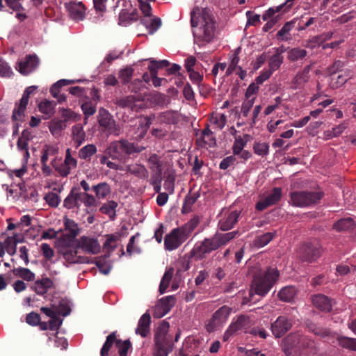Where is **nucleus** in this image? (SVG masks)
<instances>
[{
	"mask_svg": "<svg viewBox=\"0 0 356 356\" xmlns=\"http://www.w3.org/2000/svg\"><path fill=\"white\" fill-rule=\"evenodd\" d=\"M282 196V190L280 187H274L271 192L263 200L256 204V209L264 211L266 208L277 204Z\"/></svg>",
	"mask_w": 356,
	"mask_h": 356,
	"instance_id": "9b49d317",
	"label": "nucleus"
},
{
	"mask_svg": "<svg viewBox=\"0 0 356 356\" xmlns=\"http://www.w3.org/2000/svg\"><path fill=\"white\" fill-rule=\"evenodd\" d=\"M238 235V231H233L225 234L216 233L211 238H205L200 243L195 244L190 252L191 257L196 261L202 260L206 254L226 245Z\"/></svg>",
	"mask_w": 356,
	"mask_h": 356,
	"instance_id": "f03ea898",
	"label": "nucleus"
},
{
	"mask_svg": "<svg viewBox=\"0 0 356 356\" xmlns=\"http://www.w3.org/2000/svg\"><path fill=\"white\" fill-rule=\"evenodd\" d=\"M291 8H289L287 4H286V1H284L283 3L275 6L269 8L266 13L263 15L262 19L264 21L268 20L269 18L272 17L275 13H287Z\"/></svg>",
	"mask_w": 356,
	"mask_h": 356,
	"instance_id": "58836bf2",
	"label": "nucleus"
},
{
	"mask_svg": "<svg viewBox=\"0 0 356 356\" xmlns=\"http://www.w3.org/2000/svg\"><path fill=\"white\" fill-rule=\"evenodd\" d=\"M39 59L35 55H27L24 60L17 62L16 69L23 75H28L38 65Z\"/></svg>",
	"mask_w": 356,
	"mask_h": 356,
	"instance_id": "f8f14e48",
	"label": "nucleus"
},
{
	"mask_svg": "<svg viewBox=\"0 0 356 356\" xmlns=\"http://www.w3.org/2000/svg\"><path fill=\"white\" fill-rule=\"evenodd\" d=\"M312 301L314 306L321 311L330 312L332 309V300L323 294L314 295Z\"/></svg>",
	"mask_w": 356,
	"mask_h": 356,
	"instance_id": "412c9836",
	"label": "nucleus"
},
{
	"mask_svg": "<svg viewBox=\"0 0 356 356\" xmlns=\"http://www.w3.org/2000/svg\"><path fill=\"white\" fill-rule=\"evenodd\" d=\"M150 323V315L147 313H145L139 319L138 327L136 329V333L140 334L142 337H146L149 333Z\"/></svg>",
	"mask_w": 356,
	"mask_h": 356,
	"instance_id": "393cba45",
	"label": "nucleus"
},
{
	"mask_svg": "<svg viewBox=\"0 0 356 356\" xmlns=\"http://www.w3.org/2000/svg\"><path fill=\"white\" fill-rule=\"evenodd\" d=\"M54 285L52 280L49 277H44L35 282L34 290L38 295L45 294Z\"/></svg>",
	"mask_w": 356,
	"mask_h": 356,
	"instance_id": "cd10ccee",
	"label": "nucleus"
},
{
	"mask_svg": "<svg viewBox=\"0 0 356 356\" xmlns=\"http://www.w3.org/2000/svg\"><path fill=\"white\" fill-rule=\"evenodd\" d=\"M214 22H209L207 24H203L202 31V33L200 34V38L205 42H210L213 38L214 35Z\"/></svg>",
	"mask_w": 356,
	"mask_h": 356,
	"instance_id": "a18cd8bd",
	"label": "nucleus"
},
{
	"mask_svg": "<svg viewBox=\"0 0 356 356\" xmlns=\"http://www.w3.org/2000/svg\"><path fill=\"white\" fill-rule=\"evenodd\" d=\"M29 103L24 100L19 99L15 104V108L13 111L12 120L15 122H23L25 121V111Z\"/></svg>",
	"mask_w": 356,
	"mask_h": 356,
	"instance_id": "4be33fe9",
	"label": "nucleus"
},
{
	"mask_svg": "<svg viewBox=\"0 0 356 356\" xmlns=\"http://www.w3.org/2000/svg\"><path fill=\"white\" fill-rule=\"evenodd\" d=\"M299 349L306 351L307 354H316L318 350L316 342L306 337H301Z\"/></svg>",
	"mask_w": 356,
	"mask_h": 356,
	"instance_id": "e433bc0d",
	"label": "nucleus"
},
{
	"mask_svg": "<svg viewBox=\"0 0 356 356\" xmlns=\"http://www.w3.org/2000/svg\"><path fill=\"white\" fill-rule=\"evenodd\" d=\"M116 104L122 108H131L135 106V97L133 95H128L116 100Z\"/></svg>",
	"mask_w": 356,
	"mask_h": 356,
	"instance_id": "13d9d810",
	"label": "nucleus"
},
{
	"mask_svg": "<svg viewBox=\"0 0 356 356\" xmlns=\"http://www.w3.org/2000/svg\"><path fill=\"white\" fill-rule=\"evenodd\" d=\"M188 238L186 234L179 227L175 228L165 236V249L168 251L176 250Z\"/></svg>",
	"mask_w": 356,
	"mask_h": 356,
	"instance_id": "423d86ee",
	"label": "nucleus"
},
{
	"mask_svg": "<svg viewBox=\"0 0 356 356\" xmlns=\"http://www.w3.org/2000/svg\"><path fill=\"white\" fill-rule=\"evenodd\" d=\"M311 70L312 65H308L298 71L291 80V88L294 90L303 88L310 79Z\"/></svg>",
	"mask_w": 356,
	"mask_h": 356,
	"instance_id": "4468645a",
	"label": "nucleus"
},
{
	"mask_svg": "<svg viewBox=\"0 0 356 356\" xmlns=\"http://www.w3.org/2000/svg\"><path fill=\"white\" fill-rule=\"evenodd\" d=\"M80 81L81 80L60 79L52 85L50 88V92L54 98L58 99L59 103H62L65 101L66 95L64 94H60L61 88L63 86Z\"/></svg>",
	"mask_w": 356,
	"mask_h": 356,
	"instance_id": "a211bd4d",
	"label": "nucleus"
},
{
	"mask_svg": "<svg viewBox=\"0 0 356 356\" xmlns=\"http://www.w3.org/2000/svg\"><path fill=\"white\" fill-rule=\"evenodd\" d=\"M119 356H127L128 350L131 348V343L129 339L122 341L118 339L116 346Z\"/></svg>",
	"mask_w": 356,
	"mask_h": 356,
	"instance_id": "864d4df0",
	"label": "nucleus"
},
{
	"mask_svg": "<svg viewBox=\"0 0 356 356\" xmlns=\"http://www.w3.org/2000/svg\"><path fill=\"white\" fill-rule=\"evenodd\" d=\"M81 201L84 204L86 207H96L98 205V202L97 201L96 196H94L88 193H82Z\"/></svg>",
	"mask_w": 356,
	"mask_h": 356,
	"instance_id": "4d7b16f0",
	"label": "nucleus"
},
{
	"mask_svg": "<svg viewBox=\"0 0 356 356\" xmlns=\"http://www.w3.org/2000/svg\"><path fill=\"white\" fill-rule=\"evenodd\" d=\"M324 196L323 191H300L291 192L290 203L296 207H310L320 203Z\"/></svg>",
	"mask_w": 356,
	"mask_h": 356,
	"instance_id": "39448f33",
	"label": "nucleus"
},
{
	"mask_svg": "<svg viewBox=\"0 0 356 356\" xmlns=\"http://www.w3.org/2000/svg\"><path fill=\"white\" fill-rule=\"evenodd\" d=\"M81 199L80 188L78 187H72L70 193L63 201V207L67 209L79 208Z\"/></svg>",
	"mask_w": 356,
	"mask_h": 356,
	"instance_id": "f3484780",
	"label": "nucleus"
},
{
	"mask_svg": "<svg viewBox=\"0 0 356 356\" xmlns=\"http://www.w3.org/2000/svg\"><path fill=\"white\" fill-rule=\"evenodd\" d=\"M256 97L246 98L241 105V112L244 117H248L250 109L252 108Z\"/></svg>",
	"mask_w": 356,
	"mask_h": 356,
	"instance_id": "0e129e2a",
	"label": "nucleus"
},
{
	"mask_svg": "<svg viewBox=\"0 0 356 356\" xmlns=\"http://www.w3.org/2000/svg\"><path fill=\"white\" fill-rule=\"evenodd\" d=\"M321 254L320 247L312 243L303 244L298 251V257L303 262H314L319 258Z\"/></svg>",
	"mask_w": 356,
	"mask_h": 356,
	"instance_id": "0eeeda50",
	"label": "nucleus"
},
{
	"mask_svg": "<svg viewBox=\"0 0 356 356\" xmlns=\"http://www.w3.org/2000/svg\"><path fill=\"white\" fill-rule=\"evenodd\" d=\"M355 226L356 225L353 218H346L337 221L334 224L333 228L337 232H345L354 229Z\"/></svg>",
	"mask_w": 356,
	"mask_h": 356,
	"instance_id": "2f4dec72",
	"label": "nucleus"
},
{
	"mask_svg": "<svg viewBox=\"0 0 356 356\" xmlns=\"http://www.w3.org/2000/svg\"><path fill=\"white\" fill-rule=\"evenodd\" d=\"M44 199L51 207H57L60 202L59 195L53 192H49L46 194Z\"/></svg>",
	"mask_w": 356,
	"mask_h": 356,
	"instance_id": "e2e57ef3",
	"label": "nucleus"
},
{
	"mask_svg": "<svg viewBox=\"0 0 356 356\" xmlns=\"http://www.w3.org/2000/svg\"><path fill=\"white\" fill-rule=\"evenodd\" d=\"M145 149L144 146L131 143L127 140H120L110 143L106 154L112 159L125 161L130 155L140 153Z\"/></svg>",
	"mask_w": 356,
	"mask_h": 356,
	"instance_id": "7ed1b4c3",
	"label": "nucleus"
},
{
	"mask_svg": "<svg viewBox=\"0 0 356 356\" xmlns=\"http://www.w3.org/2000/svg\"><path fill=\"white\" fill-rule=\"evenodd\" d=\"M248 321V319L246 316L243 315L238 316L237 320L229 325V332L236 333L243 329L247 325Z\"/></svg>",
	"mask_w": 356,
	"mask_h": 356,
	"instance_id": "5fc2aeb1",
	"label": "nucleus"
},
{
	"mask_svg": "<svg viewBox=\"0 0 356 356\" xmlns=\"http://www.w3.org/2000/svg\"><path fill=\"white\" fill-rule=\"evenodd\" d=\"M275 232H266L258 236L254 241V245L257 248H262L268 244L275 237Z\"/></svg>",
	"mask_w": 356,
	"mask_h": 356,
	"instance_id": "de8ad7c7",
	"label": "nucleus"
},
{
	"mask_svg": "<svg viewBox=\"0 0 356 356\" xmlns=\"http://www.w3.org/2000/svg\"><path fill=\"white\" fill-rule=\"evenodd\" d=\"M51 164L58 172V173L63 177H67L70 173L72 170L70 167L65 165V163H62L59 165H56L55 159L51 162Z\"/></svg>",
	"mask_w": 356,
	"mask_h": 356,
	"instance_id": "774afa93",
	"label": "nucleus"
},
{
	"mask_svg": "<svg viewBox=\"0 0 356 356\" xmlns=\"http://www.w3.org/2000/svg\"><path fill=\"white\" fill-rule=\"evenodd\" d=\"M13 74V72L8 63L0 58V76L10 78Z\"/></svg>",
	"mask_w": 356,
	"mask_h": 356,
	"instance_id": "680f3d73",
	"label": "nucleus"
},
{
	"mask_svg": "<svg viewBox=\"0 0 356 356\" xmlns=\"http://www.w3.org/2000/svg\"><path fill=\"white\" fill-rule=\"evenodd\" d=\"M284 62L283 56L273 54L268 59V69L271 72H274L280 69Z\"/></svg>",
	"mask_w": 356,
	"mask_h": 356,
	"instance_id": "3c124183",
	"label": "nucleus"
},
{
	"mask_svg": "<svg viewBox=\"0 0 356 356\" xmlns=\"http://www.w3.org/2000/svg\"><path fill=\"white\" fill-rule=\"evenodd\" d=\"M200 197V192L199 191L195 192L190 191L184 198L181 208L182 213H187L190 212L192 209L193 205L195 203Z\"/></svg>",
	"mask_w": 356,
	"mask_h": 356,
	"instance_id": "a878e982",
	"label": "nucleus"
},
{
	"mask_svg": "<svg viewBox=\"0 0 356 356\" xmlns=\"http://www.w3.org/2000/svg\"><path fill=\"white\" fill-rule=\"evenodd\" d=\"M253 150L256 154L264 156L268 154L269 145L266 143H254Z\"/></svg>",
	"mask_w": 356,
	"mask_h": 356,
	"instance_id": "69168bd1",
	"label": "nucleus"
},
{
	"mask_svg": "<svg viewBox=\"0 0 356 356\" xmlns=\"http://www.w3.org/2000/svg\"><path fill=\"white\" fill-rule=\"evenodd\" d=\"M118 203L113 200H110L100 207L99 211L101 213L108 215L111 220H114L116 216V208L118 207Z\"/></svg>",
	"mask_w": 356,
	"mask_h": 356,
	"instance_id": "a19ab883",
	"label": "nucleus"
},
{
	"mask_svg": "<svg viewBox=\"0 0 356 356\" xmlns=\"http://www.w3.org/2000/svg\"><path fill=\"white\" fill-rule=\"evenodd\" d=\"M64 227L67 235V237L71 238H75L79 234V228L76 222L74 220L67 218H64Z\"/></svg>",
	"mask_w": 356,
	"mask_h": 356,
	"instance_id": "c9c22d12",
	"label": "nucleus"
},
{
	"mask_svg": "<svg viewBox=\"0 0 356 356\" xmlns=\"http://www.w3.org/2000/svg\"><path fill=\"white\" fill-rule=\"evenodd\" d=\"M297 291L293 286L283 287L278 293V297L282 301L291 302L296 296Z\"/></svg>",
	"mask_w": 356,
	"mask_h": 356,
	"instance_id": "72a5a7b5",
	"label": "nucleus"
},
{
	"mask_svg": "<svg viewBox=\"0 0 356 356\" xmlns=\"http://www.w3.org/2000/svg\"><path fill=\"white\" fill-rule=\"evenodd\" d=\"M337 341L341 347L356 351V339L341 336L337 337Z\"/></svg>",
	"mask_w": 356,
	"mask_h": 356,
	"instance_id": "8fccbe9b",
	"label": "nucleus"
},
{
	"mask_svg": "<svg viewBox=\"0 0 356 356\" xmlns=\"http://www.w3.org/2000/svg\"><path fill=\"white\" fill-rule=\"evenodd\" d=\"M292 320L286 316H280L271 323V332L275 338L283 337L292 327Z\"/></svg>",
	"mask_w": 356,
	"mask_h": 356,
	"instance_id": "1a4fd4ad",
	"label": "nucleus"
},
{
	"mask_svg": "<svg viewBox=\"0 0 356 356\" xmlns=\"http://www.w3.org/2000/svg\"><path fill=\"white\" fill-rule=\"evenodd\" d=\"M247 145V140L241 136H235V140L232 147L234 155H238Z\"/></svg>",
	"mask_w": 356,
	"mask_h": 356,
	"instance_id": "bf43d9fd",
	"label": "nucleus"
},
{
	"mask_svg": "<svg viewBox=\"0 0 356 356\" xmlns=\"http://www.w3.org/2000/svg\"><path fill=\"white\" fill-rule=\"evenodd\" d=\"M241 212L238 211H231L227 217L221 219L218 222L219 229L222 231H228L234 227L238 220Z\"/></svg>",
	"mask_w": 356,
	"mask_h": 356,
	"instance_id": "aec40b11",
	"label": "nucleus"
},
{
	"mask_svg": "<svg viewBox=\"0 0 356 356\" xmlns=\"http://www.w3.org/2000/svg\"><path fill=\"white\" fill-rule=\"evenodd\" d=\"M77 245L76 244L75 248L62 250L61 254L64 259L69 264H89L90 259L87 257L77 255L78 251Z\"/></svg>",
	"mask_w": 356,
	"mask_h": 356,
	"instance_id": "2eb2a0df",
	"label": "nucleus"
},
{
	"mask_svg": "<svg viewBox=\"0 0 356 356\" xmlns=\"http://www.w3.org/2000/svg\"><path fill=\"white\" fill-rule=\"evenodd\" d=\"M280 276L279 271L275 268H269L264 273H259L254 277L251 291L250 293V298L252 300L253 294H257L261 297L266 296Z\"/></svg>",
	"mask_w": 356,
	"mask_h": 356,
	"instance_id": "20e7f679",
	"label": "nucleus"
},
{
	"mask_svg": "<svg viewBox=\"0 0 356 356\" xmlns=\"http://www.w3.org/2000/svg\"><path fill=\"white\" fill-rule=\"evenodd\" d=\"M106 240L103 244V248L107 252L105 257L108 258L111 253L116 248V242L119 239L118 234H107L106 235Z\"/></svg>",
	"mask_w": 356,
	"mask_h": 356,
	"instance_id": "4c0bfd02",
	"label": "nucleus"
},
{
	"mask_svg": "<svg viewBox=\"0 0 356 356\" xmlns=\"http://www.w3.org/2000/svg\"><path fill=\"white\" fill-rule=\"evenodd\" d=\"M141 23L148 29L149 33H154L161 25V20L160 18H142Z\"/></svg>",
	"mask_w": 356,
	"mask_h": 356,
	"instance_id": "ea45409f",
	"label": "nucleus"
},
{
	"mask_svg": "<svg viewBox=\"0 0 356 356\" xmlns=\"http://www.w3.org/2000/svg\"><path fill=\"white\" fill-rule=\"evenodd\" d=\"M200 222V217L196 216L191 218L188 222H186L184 226L179 227L188 238L192 233V232L195 229V228L197 226Z\"/></svg>",
	"mask_w": 356,
	"mask_h": 356,
	"instance_id": "09e8293b",
	"label": "nucleus"
},
{
	"mask_svg": "<svg viewBox=\"0 0 356 356\" xmlns=\"http://www.w3.org/2000/svg\"><path fill=\"white\" fill-rule=\"evenodd\" d=\"M72 139L76 147H79L86 139V133L81 124H76L72 128Z\"/></svg>",
	"mask_w": 356,
	"mask_h": 356,
	"instance_id": "c85d7f7f",
	"label": "nucleus"
},
{
	"mask_svg": "<svg viewBox=\"0 0 356 356\" xmlns=\"http://www.w3.org/2000/svg\"><path fill=\"white\" fill-rule=\"evenodd\" d=\"M55 106L56 103L54 102L44 100L39 104L38 108L41 113L51 116L54 113Z\"/></svg>",
	"mask_w": 356,
	"mask_h": 356,
	"instance_id": "603ef678",
	"label": "nucleus"
},
{
	"mask_svg": "<svg viewBox=\"0 0 356 356\" xmlns=\"http://www.w3.org/2000/svg\"><path fill=\"white\" fill-rule=\"evenodd\" d=\"M96 152L97 147L93 144H88L79 149V156L81 159L89 161Z\"/></svg>",
	"mask_w": 356,
	"mask_h": 356,
	"instance_id": "c03bdc74",
	"label": "nucleus"
},
{
	"mask_svg": "<svg viewBox=\"0 0 356 356\" xmlns=\"http://www.w3.org/2000/svg\"><path fill=\"white\" fill-rule=\"evenodd\" d=\"M117 337V331L112 332L106 337V341L100 350V356H108L109 351L113 346L114 344L116 346V341L118 340Z\"/></svg>",
	"mask_w": 356,
	"mask_h": 356,
	"instance_id": "c756f323",
	"label": "nucleus"
},
{
	"mask_svg": "<svg viewBox=\"0 0 356 356\" xmlns=\"http://www.w3.org/2000/svg\"><path fill=\"white\" fill-rule=\"evenodd\" d=\"M173 273L174 269L172 268H170L165 270L159 285V290L161 294H163L166 291V289L168 288L170 282L172 278Z\"/></svg>",
	"mask_w": 356,
	"mask_h": 356,
	"instance_id": "49530a36",
	"label": "nucleus"
},
{
	"mask_svg": "<svg viewBox=\"0 0 356 356\" xmlns=\"http://www.w3.org/2000/svg\"><path fill=\"white\" fill-rule=\"evenodd\" d=\"M81 108L84 115L83 124L86 125L88 118L97 111V102L95 100L88 99L82 103Z\"/></svg>",
	"mask_w": 356,
	"mask_h": 356,
	"instance_id": "bb28decb",
	"label": "nucleus"
},
{
	"mask_svg": "<svg viewBox=\"0 0 356 356\" xmlns=\"http://www.w3.org/2000/svg\"><path fill=\"white\" fill-rule=\"evenodd\" d=\"M19 242L15 237H8L5 240V245L7 252L10 255H13L16 252L17 243Z\"/></svg>",
	"mask_w": 356,
	"mask_h": 356,
	"instance_id": "338daca9",
	"label": "nucleus"
},
{
	"mask_svg": "<svg viewBox=\"0 0 356 356\" xmlns=\"http://www.w3.org/2000/svg\"><path fill=\"white\" fill-rule=\"evenodd\" d=\"M307 327L309 332L322 338L329 339L330 337H332V332L329 329L318 326L312 322L308 323Z\"/></svg>",
	"mask_w": 356,
	"mask_h": 356,
	"instance_id": "473e14b6",
	"label": "nucleus"
},
{
	"mask_svg": "<svg viewBox=\"0 0 356 356\" xmlns=\"http://www.w3.org/2000/svg\"><path fill=\"white\" fill-rule=\"evenodd\" d=\"M133 74L134 69L127 67L120 70L119 78L121 79L123 84H127L131 81Z\"/></svg>",
	"mask_w": 356,
	"mask_h": 356,
	"instance_id": "052dcab7",
	"label": "nucleus"
},
{
	"mask_svg": "<svg viewBox=\"0 0 356 356\" xmlns=\"http://www.w3.org/2000/svg\"><path fill=\"white\" fill-rule=\"evenodd\" d=\"M230 313V307L226 305L221 307L214 312L208 326L211 329H213L214 327L218 326L221 323L226 321Z\"/></svg>",
	"mask_w": 356,
	"mask_h": 356,
	"instance_id": "dca6fc26",
	"label": "nucleus"
},
{
	"mask_svg": "<svg viewBox=\"0 0 356 356\" xmlns=\"http://www.w3.org/2000/svg\"><path fill=\"white\" fill-rule=\"evenodd\" d=\"M294 23L293 22H288L284 24L282 29L277 33V39L278 40H288L289 38L287 35L291 31Z\"/></svg>",
	"mask_w": 356,
	"mask_h": 356,
	"instance_id": "6e6d98bb",
	"label": "nucleus"
},
{
	"mask_svg": "<svg viewBox=\"0 0 356 356\" xmlns=\"http://www.w3.org/2000/svg\"><path fill=\"white\" fill-rule=\"evenodd\" d=\"M196 145L200 147H204L207 145L209 147H213L216 145V137L209 125L202 131L201 136L196 140Z\"/></svg>",
	"mask_w": 356,
	"mask_h": 356,
	"instance_id": "6ab92c4d",
	"label": "nucleus"
},
{
	"mask_svg": "<svg viewBox=\"0 0 356 356\" xmlns=\"http://www.w3.org/2000/svg\"><path fill=\"white\" fill-rule=\"evenodd\" d=\"M307 55V51L300 47H293L289 49L287 59L291 62H296L303 60Z\"/></svg>",
	"mask_w": 356,
	"mask_h": 356,
	"instance_id": "f704fd0d",
	"label": "nucleus"
},
{
	"mask_svg": "<svg viewBox=\"0 0 356 356\" xmlns=\"http://www.w3.org/2000/svg\"><path fill=\"white\" fill-rule=\"evenodd\" d=\"M97 199H106L111 193V186L106 182H101L92 188Z\"/></svg>",
	"mask_w": 356,
	"mask_h": 356,
	"instance_id": "7c9ffc66",
	"label": "nucleus"
},
{
	"mask_svg": "<svg viewBox=\"0 0 356 356\" xmlns=\"http://www.w3.org/2000/svg\"><path fill=\"white\" fill-rule=\"evenodd\" d=\"M76 245L83 252L88 254H96L101 250V245L98 240L93 237L82 236L79 238Z\"/></svg>",
	"mask_w": 356,
	"mask_h": 356,
	"instance_id": "9d476101",
	"label": "nucleus"
},
{
	"mask_svg": "<svg viewBox=\"0 0 356 356\" xmlns=\"http://www.w3.org/2000/svg\"><path fill=\"white\" fill-rule=\"evenodd\" d=\"M176 303L175 296H168L161 298L156 305L154 316L161 318L168 314Z\"/></svg>",
	"mask_w": 356,
	"mask_h": 356,
	"instance_id": "ddd939ff",
	"label": "nucleus"
},
{
	"mask_svg": "<svg viewBox=\"0 0 356 356\" xmlns=\"http://www.w3.org/2000/svg\"><path fill=\"white\" fill-rule=\"evenodd\" d=\"M301 337L298 334H289L283 339L282 345L291 348V349L294 350V352H296L300 350Z\"/></svg>",
	"mask_w": 356,
	"mask_h": 356,
	"instance_id": "79ce46f5",
	"label": "nucleus"
},
{
	"mask_svg": "<svg viewBox=\"0 0 356 356\" xmlns=\"http://www.w3.org/2000/svg\"><path fill=\"white\" fill-rule=\"evenodd\" d=\"M238 235V231H233L225 234L216 233L211 238H205L200 243L195 244L190 252L191 257L196 261L202 260L206 254L226 245Z\"/></svg>",
	"mask_w": 356,
	"mask_h": 356,
	"instance_id": "f257e3e1",
	"label": "nucleus"
},
{
	"mask_svg": "<svg viewBox=\"0 0 356 356\" xmlns=\"http://www.w3.org/2000/svg\"><path fill=\"white\" fill-rule=\"evenodd\" d=\"M98 122L99 126L103 127L109 134L118 135L119 129L112 115L105 108H101L99 110Z\"/></svg>",
	"mask_w": 356,
	"mask_h": 356,
	"instance_id": "6e6552de",
	"label": "nucleus"
},
{
	"mask_svg": "<svg viewBox=\"0 0 356 356\" xmlns=\"http://www.w3.org/2000/svg\"><path fill=\"white\" fill-rule=\"evenodd\" d=\"M65 6L74 19L81 20L83 19L86 8L81 3H65Z\"/></svg>",
	"mask_w": 356,
	"mask_h": 356,
	"instance_id": "b1692460",
	"label": "nucleus"
},
{
	"mask_svg": "<svg viewBox=\"0 0 356 356\" xmlns=\"http://www.w3.org/2000/svg\"><path fill=\"white\" fill-rule=\"evenodd\" d=\"M157 120L161 124H177L179 120V115L175 111H166L160 113L157 116Z\"/></svg>",
	"mask_w": 356,
	"mask_h": 356,
	"instance_id": "5701e85b",
	"label": "nucleus"
},
{
	"mask_svg": "<svg viewBox=\"0 0 356 356\" xmlns=\"http://www.w3.org/2000/svg\"><path fill=\"white\" fill-rule=\"evenodd\" d=\"M13 273L16 277L22 278L23 280L28 281V282L33 281L35 277V273H33L29 268H22V267L15 268L13 270Z\"/></svg>",
	"mask_w": 356,
	"mask_h": 356,
	"instance_id": "37998d69",
	"label": "nucleus"
}]
</instances>
